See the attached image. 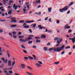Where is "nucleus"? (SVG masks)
Returning <instances> with one entry per match:
<instances>
[{
	"instance_id": "obj_1",
	"label": "nucleus",
	"mask_w": 75,
	"mask_h": 75,
	"mask_svg": "<svg viewBox=\"0 0 75 75\" xmlns=\"http://www.w3.org/2000/svg\"><path fill=\"white\" fill-rule=\"evenodd\" d=\"M64 47H65V45H63L61 47H57V48H54V49L53 50L54 51L59 52V51H61L64 48Z\"/></svg>"
},
{
	"instance_id": "obj_2",
	"label": "nucleus",
	"mask_w": 75,
	"mask_h": 75,
	"mask_svg": "<svg viewBox=\"0 0 75 75\" xmlns=\"http://www.w3.org/2000/svg\"><path fill=\"white\" fill-rule=\"evenodd\" d=\"M30 40H32V38L30 37H28L25 38V39H20L19 41L21 42H26V41H28Z\"/></svg>"
},
{
	"instance_id": "obj_3",
	"label": "nucleus",
	"mask_w": 75,
	"mask_h": 75,
	"mask_svg": "<svg viewBox=\"0 0 75 75\" xmlns=\"http://www.w3.org/2000/svg\"><path fill=\"white\" fill-rule=\"evenodd\" d=\"M68 10V6H65L64 8H62V9H59V11L61 13H63L64 11H67V10Z\"/></svg>"
},
{
	"instance_id": "obj_4",
	"label": "nucleus",
	"mask_w": 75,
	"mask_h": 75,
	"mask_svg": "<svg viewBox=\"0 0 75 75\" xmlns=\"http://www.w3.org/2000/svg\"><path fill=\"white\" fill-rule=\"evenodd\" d=\"M20 67H21L22 69H25V65L24 64H21V66H20Z\"/></svg>"
},
{
	"instance_id": "obj_5",
	"label": "nucleus",
	"mask_w": 75,
	"mask_h": 75,
	"mask_svg": "<svg viewBox=\"0 0 75 75\" xmlns=\"http://www.w3.org/2000/svg\"><path fill=\"white\" fill-rule=\"evenodd\" d=\"M69 40H72V42H73V43H74V42H75V37H74V38H72V39H71V38H69Z\"/></svg>"
},
{
	"instance_id": "obj_6",
	"label": "nucleus",
	"mask_w": 75,
	"mask_h": 75,
	"mask_svg": "<svg viewBox=\"0 0 75 75\" xmlns=\"http://www.w3.org/2000/svg\"><path fill=\"white\" fill-rule=\"evenodd\" d=\"M13 8H14V10H17V6H16V4H14L13 6Z\"/></svg>"
},
{
	"instance_id": "obj_7",
	"label": "nucleus",
	"mask_w": 75,
	"mask_h": 75,
	"mask_svg": "<svg viewBox=\"0 0 75 75\" xmlns=\"http://www.w3.org/2000/svg\"><path fill=\"white\" fill-rule=\"evenodd\" d=\"M39 3V4L40 3V0H38V1H36L35 2V1H33V3H35V5H36V3Z\"/></svg>"
},
{
	"instance_id": "obj_8",
	"label": "nucleus",
	"mask_w": 75,
	"mask_h": 75,
	"mask_svg": "<svg viewBox=\"0 0 75 75\" xmlns=\"http://www.w3.org/2000/svg\"><path fill=\"white\" fill-rule=\"evenodd\" d=\"M8 65L9 67H10L11 65V60L8 61Z\"/></svg>"
},
{
	"instance_id": "obj_9",
	"label": "nucleus",
	"mask_w": 75,
	"mask_h": 75,
	"mask_svg": "<svg viewBox=\"0 0 75 75\" xmlns=\"http://www.w3.org/2000/svg\"><path fill=\"white\" fill-rule=\"evenodd\" d=\"M11 23H16L17 22V20L12 19L11 20Z\"/></svg>"
},
{
	"instance_id": "obj_10",
	"label": "nucleus",
	"mask_w": 75,
	"mask_h": 75,
	"mask_svg": "<svg viewBox=\"0 0 75 75\" xmlns=\"http://www.w3.org/2000/svg\"><path fill=\"white\" fill-rule=\"evenodd\" d=\"M17 25H12L10 26V27H11V28H13L14 27H17Z\"/></svg>"
},
{
	"instance_id": "obj_11",
	"label": "nucleus",
	"mask_w": 75,
	"mask_h": 75,
	"mask_svg": "<svg viewBox=\"0 0 75 75\" xmlns=\"http://www.w3.org/2000/svg\"><path fill=\"white\" fill-rule=\"evenodd\" d=\"M41 38H46V35H41Z\"/></svg>"
},
{
	"instance_id": "obj_12",
	"label": "nucleus",
	"mask_w": 75,
	"mask_h": 75,
	"mask_svg": "<svg viewBox=\"0 0 75 75\" xmlns=\"http://www.w3.org/2000/svg\"><path fill=\"white\" fill-rule=\"evenodd\" d=\"M35 64L37 67H41V65L38 63H36Z\"/></svg>"
},
{
	"instance_id": "obj_13",
	"label": "nucleus",
	"mask_w": 75,
	"mask_h": 75,
	"mask_svg": "<svg viewBox=\"0 0 75 75\" xmlns=\"http://www.w3.org/2000/svg\"><path fill=\"white\" fill-rule=\"evenodd\" d=\"M3 62L4 64H7V62H8V59H6L4 60Z\"/></svg>"
},
{
	"instance_id": "obj_14",
	"label": "nucleus",
	"mask_w": 75,
	"mask_h": 75,
	"mask_svg": "<svg viewBox=\"0 0 75 75\" xmlns=\"http://www.w3.org/2000/svg\"><path fill=\"white\" fill-rule=\"evenodd\" d=\"M23 28H29V25L25 26L23 27Z\"/></svg>"
},
{
	"instance_id": "obj_15",
	"label": "nucleus",
	"mask_w": 75,
	"mask_h": 75,
	"mask_svg": "<svg viewBox=\"0 0 75 75\" xmlns=\"http://www.w3.org/2000/svg\"><path fill=\"white\" fill-rule=\"evenodd\" d=\"M47 49H48V48H47V47H43V49L45 51H47L48 50Z\"/></svg>"
},
{
	"instance_id": "obj_16",
	"label": "nucleus",
	"mask_w": 75,
	"mask_h": 75,
	"mask_svg": "<svg viewBox=\"0 0 75 75\" xmlns=\"http://www.w3.org/2000/svg\"><path fill=\"white\" fill-rule=\"evenodd\" d=\"M27 68H28V69H30V70H31V71H32L33 70V69L31 67H30L29 66H27Z\"/></svg>"
},
{
	"instance_id": "obj_17",
	"label": "nucleus",
	"mask_w": 75,
	"mask_h": 75,
	"mask_svg": "<svg viewBox=\"0 0 75 75\" xmlns=\"http://www.w3.org/2000/svg\"><path fill=\"white\" fill-rule=\"evenodd\" d=\"M11 13H12V10H10L8 12V13L10 15V14H11Z\"/></svg>"
},
{
	"instance_id": "obj_18",
	"label": "nucleus",
	"mask_w": 75,
	"mask_h": 75,
	"mask_svg": "<svg viewBox=\"0 0 75 75\" xmlns=\"http://www.w3.org/2000/svg\"><path fill=\"white\" fill-rule=\"evenodd\" d=\"M35 40H37L40 39V38L38 37H35Z\"/></svg>"
},
{
	"instance_id": "obj_19",
	"label": "nucleus",
	"mask_w": 75,
	"mask_h": 75,
	"mask_svg": "<svg viewBox=\"0 0 75 75\" xmlns=\"http://www.w3.org/2000/svg\"><path fill=\"white\" fill-rule=\"evenodd\" d=\"M36 42H37L38 43H39L41 42V40H36Z\"/></svg>"
},
{
	"instance_id": "obj_20",
	"label": "nucleus",
	"mask_w": 75,
	"mask_h": 75,
	"mask_svg": "<svg viewBox=\"0 0 75 75\" xmlns=\"http://www.w3.org/2000/svg\"><path fill=\"white\" fill-rule=\"evenodd\" d=\"M21 46L23 49H25V46L24 45H21Z\"/></svg>"
},
{
	"instance_id": "obj_21",
	"label": "nucleus",
	"mask_w": 75,
	"mask_h": 75,
	"mask_svg": "<svg viewBox=\"0 0 75 75\" xmlns=\"http://www.w3.org/2000/svg\"><path fill=\"white\" fill-rule=\"evenodd\" d=\"M28 57L29 58H30L31 60H33L34 59V58L33 57H31V56H28Z\"/></svg>"
},
{
	"instance_id": "obj_22",
	"label": "nucleus",
	"mask_w": 75,
	"mask_h": 75,
	"mask_svg": "<svg viewBox=\"0 0 75 75\" xmlns=\"http://www.w3.org/2000/svg\"><path fill=\"white\" fill-rule=\"evenodd\" d=\"M54 64L56 65H58L59 64V62H56L54 63Z\"/></svg>"
},
{
	"instance_id": "obj_23",
	"label": "nucleus",
	"mask_w": 75,
	"mask_h": 75,
	"mask_svg": "<svg viewBox=\"0 0 75 75\" xmlns=\"http://www.w3.org/2000/svg\"><path fill=\"white\" fill-rule=\"evenodd\" d=\"M12 33H13V35H16V34H17V32L15 31H14L12 32Z\"/></svg>"
},
{
	"instance_id": "obj_24",
	"label": "nucleus",
	"mask_w": 75,
	"mask_h": 75,
	"mask_svg": "<svg viewBox=\"0 0 75 75\" xmlns=\"http://www.w3.org/2000/svg\"><path fill=\"white\" fill-rule=\"evenodd\" d=\"M4 72L5 74H6V75H7V74H8V72H7V71H4Z\"/></svg>"
},
{
	"instance_id": "obj_25",
	"label": "nucleus",
	"mask_w": 75,
	"mask_h": 75,
	"mask_svg": "<svg viewBox=\"0 0 75 75\" xmlns=\"http://www.w3.org/2000/svg\"><path fill=\"white\" fill-rule=\"evenodd\" d=\"M19 38H24L23 36H19L18 37Z\"/></svg>"
},
{
	"instance_id": "obj_26",
	"label": "nucleus",
	"mask_w": 75,
	"mask_h": 75,
	"mask_svg": "<svg viewBox=\"0 0 75 75\" xmlns=\"http://www.w3.org/2000/svg\"><path fill=\"white\" fill-rule=\"evenodd\" d=\"M65 48V49H69V48H71V47H70V46L66 47Z\"/></svg>"
},
{
	"instance_id": "obj_27",
	"label": "nucleus",
	"mask_w": 75,
	"mask_h": 75,
	"mask_svg": "<svg viewBox=\"0 0 75 75\" xmlns=\"http://www.w3.org/2000/svg\"><path fill=\"white\" fill-rule=\"evenodd\" d=\"M32 56L33 57L35 60L36 59V56L34 54H33Z\"/></svg>"
},
{
	"instance_id": "obj_28",
	"label": "nucleus",
	"mask_w": 75,
	"mask_h": 75,
	"mask_svg": "<svg viewBox=\"0 0 75 75\" xmlns=\"http://www.w3.org/2000/svg\"><path fill=\"white\" fill-rule=\"evenodd\" d=\"M54 48L53 47H52V48L49 49V51H52V50H54Z\"/></svg>"
},
{
	"instance_id": "obj_29",
	"label": "nucleus",
	"mask_w": 75,
	"mask_h": 75,
	"mask_svg": "<svg viewBox=\"0 0 75 75\" xmlns=\"http://www.w3.org/2000/svg\"><path fill=\"white\" fill-rule=\"evenodd\" d=\"M27 74H28V75H33V74H32V73H29L28 72H26Z\"/></svg>"
},
{
	"instance_id": "obj_30",
	"label": "nucleus",
	"mask_w": 75,
	"mask_h": 75,
	"mask_svg": "<svg viewBox=\"0 0 75 75\" xmlns=\"http://www.w3.org/2000/svg\"><path fill=\"white\" fill-rule=\"evenodd\" d=\"M52 9V8H48V11L49 12H51V9Z\"/></svg>"
},
{
	"instance_id": "obj_31",
	"label": "nucleus",
	"mask_w": 75,
	"mask_h": 75,
	"mask_svg": "<svg viewBox=\"0 0 75 75\" xmlns=\"http://www.w3.org/2000/svg\"><path fill=\"white\" fill-rule=\"evenodd\" d=\"M68 26V24H66L64 26L65 29H66V28H67V26Z\"/></svg>"
},
{
	"instance_id": "obj_32",
	"label": "nucleus",
	"mask_w": 75,
	"mask_h": 75,
	"mask_svg": "<svg viewBox=\"0 0 75 75\" xmlns=\"http://www.w3.org/2000/svg\"><path fill=\"white\" fill-rule=\"evenodd\" d=\"M24 22V21H20L19 22V23H23Z\"/></svg>"
},
{
	"instance_id": "obj_33",
	"label": "nucleus",
	"mask_w": 75,
	"mask_h": 75,
	"mask_svg": "<svg viewBox=\"0 0 75 75\" xmlns=\"http://www.w3.org/2000/svg\"><path fill=\"white\" fill-rule=\"evenodd\" d=\"M73 4H74V2H71V3L69 5V6H71V5H72Z\"/></svg>"
},
{
	"instance_id": "obj_34",
	"label": "nucleus",
	"mask_w": 75,
	"mask_h": 75,
	"mask_svg": "<svg viewBox=\"0 0 75 75\" xmlns=\"http://www.w3.org/2000/svg\"><path fill=\"white\" fill-rule=\"evenodd\" d=\"M28 37H30V38H32L31 37H34V35H28Z\"/></svg>"
},
{
	"instance_id": "obj_35",
	"label": "nucleus",
	"mask_w": 75,
	"mask_h": 75,
	"mask_svg": "<svg viewBox=\"0 0 75 75\" xmlns=\"http://www.w3.org/2000/svg\"><path fill=\"white\" fill-rule=\"evenodd\" d=\"M21 34H22V33L21 32H18V35H21Z\"/></svg>"
},
{
	"instance_id": "obj_36",
	"label": "nucleus",
	"mask_w": 75,
	"mask_h": 75,
	"mask_svg": "<svg viewBox=\"0 0 75 75\" xmlns=\"http://www.w3.org/2000/svg\"><path fill=\"white\" fill-rule=\"evenodd\" d=\"M24 59L25 60H27L28 59V58L27 57H24Z\"/></svg>"
},
{
	"instance_id": "obj_37",
	"label": "nucleus",
	"mask_w": 75,
	"mask_h": 75,
	"mask_svg": "<svg viewBox=\"0 0 75 75\" xmlns=\"http://www.w3.org/2000/svg\"><path fill=\"white\" fill-rule=\"evenodd\" d=\"M36 23L33 24V28H35V26H36Z\"/></svg>"
},
{
	"instance_id": "obj_38",
	"label": "nucleus",
	"mask_w": 75,
	"mask_h": 75,
	"mask_svg": "<svg viewBox=\"0 0 75 75\" xmlns=\"http://www.w3.org/2000/svg\"><path fill=\"white\" fill-rule=\"evenodd\" d=\"M25 23H30V21H25Z\"/></svg>"
},
{
	"instance_id": "obj_39",
	"label": "nucleus",
	"mask_w": 75,
	"mask_h": 75,
	"mask_svg": "<svg viewBox=\"0 0 75 75\" xmlns=\"http://www.w3.org/2000/svg\"><path fill=\"white\" fill-rule=\"evenodd\" d=\"M33 42V41H29L28 42V44H32V43Z\"/></svg>"
},
{
	"instance_id": "obj_40",
	"label": "nucleus",
	"mask_w": 75,
	"mask_h": 75,
	"mask_svg": "<svg viewBox=\"0 0 75 75\" xmlns=\"http://www.w3.org/2000/svg\"><path fill=\"white\" fill-rule=\"evenodd\" d=\"M8 73H9V74H13V71H8Z\"/></svg>"
},
{
	"instance_id": "obj_41",
	"label": "nucleus",
	"mask_w": 75,
	"mask_h": 75,
	"mask_svg": "<svg viewBox=\"0 0 75 75\" xmlns=\"http://www.w3.org/2000/svg\"><path fill=\"white\" fill-rule=\"evenodd\" d=\"M3 1L4 2V4H6V3H7V2H6V1H5V0H3Z\"/></svg>"
},
{
	"instance_id": "obj_42",
	"label": "nucleus",
	"mask_w": 75,
	"mask_h": 75,
	"mask_svg": "<svg viewBox=\"0 0 75 75\" xmlns=\"http://www.w3.org/2000/svg\"><path fill=\"white\" fill-rule=\"evenodd\" d=\"M56 23H57V24H59L60 22L59 21V20H57L56 21Z\"/></svg>"
},
{
	"instance_id": "obj_43",
	"label": "nucleus",
	"mask_w": 75,
	"mask_h": 75,
	"mask_svg": "<svg viewBox=\"0 0 75 75\" xmlns=\"http://www.w3.org/2000/svg\"><path fill=\"white\" fill-rule=\"evenodd\" d=\"M23 52H24V53H25V54H27V51H26L25 50H23Z\"/></svg>"
},
{
	"instance_id": "obj_44",
	"label": "nucleus",
	"mask_w": 75,
	"mask_h": 75,
	"mask_svg": "<svg viewBox=\"0 0 75 75\" xmlns=\"http://www.w3.org/2000/svg\"><path fill=\"white\" fill-rule=\"evenodd\" d=\"M29 31L30 33H33V31H31V29H30L29 30Z\"/></svg>"
},
{
	"instance_id": "obj_45",
	"label": "nucleus",
	"mask_w": 75,
	"mask_h": 75,
	"mask_svg": "<svg viewBox=\"0 0 75 75\" xmlns=\"http://www.w3.org/2000/svg\"><path fill=\"white\" fill-rule=\"evenodd\" d=\"M51 45V43H48L47 44V45L48 46H50Z\"/></svg>"
},
{
	"instance_id": "obj_46",
	"label": "nucleus",
	"mask_w": 75,
	"mask_h": 75,
	"mask_svg": "<svg viewBox=\"0 0 75 75\" xmlns=\"http://www.w3.org/2000/svg\"><path fill=\"white\" fill-rule=\"evenodd\" d=\"M59 39V38H54V40H58Z\"/></svg>"
},
{
	"instance_id": "obj_47",
	"label": "nucleus",
	"mask_w": 75,
	"mask_h": 75,
	"mask_svg": "<svg viewBox=\"0 0 75 75\" xmlns=\"http://www.w3.org/2000/svg\"><path fill=\"white\" fill-rule=\"evenodd\" d=\"M38 62L39 63V64H42V62H40V61H38Z\"/></svg>"
},
{
	"instance_id": "obj_48",
	"label": "nucleus",
	"mask_w": 75,
	"mask_h": 75,
	"mask_svg": "<svg viewBox=\"0 0 75 75\" xmlns=\"http://www.w3.org/2000/svg\"><path fill=\"white\" fill-rule=\"evenodd\" d=\"M13 37L14 38H17V36L16 35H13Z\"/></svg>"
},
{
	"instance_id": "obj_49",
	"label": "nucleus",
	"mask_w": 75,
	"mask_h": 75,
	"mask_svg": "<svg viewBox=\"0 0 75 75\" xmlns=\"http://www.w3.org/2000/svg\"><path fill=\"white\" fill-rule=\"evenodd\" d=\"M1 59H2V61H3L4 62V59H5V58H1Z\"/></svg>"
},
{
	"instance_id": "obj_50",
	"label": "nucleus",
	"mask_w": 75,
	"mask_h": 75,
	"mask_svg": "<svg viewBox=\"0 0 75 75\" xmlns=\"http://www.w3.org/2000/svg\"><path fill=\"white\" fill-rule=\"evenodd\" d=\"M6 21V20H1L0 21H1V22H4V21Z\"/></svg>"
},
{
	"instance_id": "obj_51",
	"label": "nucleus",
	"mask_w": 75,
	"mask_h": 75,
	"mask_svg": "<svg viewBox=\"0 0 75 75\" xmlns=\"http://www.w3.org/2000/svg\"><path fill=\"white\" fill-rule=\"evenodd\" d=\"M15 63H16V62L14 61L12 63V65H14V64H15Z\"/></svg>"
},
{
	"instance_id": "obj_52",
	"label": "nucleus",
	"mask_w": 75,
	"mask_h": 75,
	"mask_svg": "<svg viewBox=\"0 0 75 75\" xmlns=\"http://www.w3.org/2000/svg\"><path fill=\"white\" fill-rule=\"evenodd\" d=\"M64 53L65 51H63L61 53V55H63V54H64Z\"/></svg>"
},
{
	"instance_id": "obj_53",
	"label": "nucleus",
	"mask_w": 75,
	"mask_h": 75,
	"mask_svg": "<svg viewBox=\"0 0 75 75\" xmlns=\"http://www.w3.org/2000/svg\"><path fill=\"white\" fill-rule=\"evenodd\" d=\"M33 48H37V47H36L35 46V45H33Z\"/></svg>"
},
{
	"instance_id": "obj_54",
	"label": "nucleus",
	"mask_w": 75,
	"mask_h": 75,
	"mask_svg": "<svg viewBox=\"0 0 75 75\" xmlns=\"http://www.w3.org/2000/svg\"><path fill=\"white\" fill-rule=\"evenodd\" d=\"M12 34V33H9V35H10V36H11V37H12V36H13V35H12V34Z\"/></svg>"
},
{
	"instance_id": "obj_55",
	"label": "nucleus",
	"mask_w": 75,
	"mask_h": 75,
	"mask_svg": "<svg viewBox=\"0 0 75 75\" xmlns=\"http://www.w3.org/2000/svg\"><path fill=\"white\" fill-rule=\"evenodd\" d=\"M72 32V30H71L70 29L68 31V33H70Z\"/></svg>"
},
{
	"instance_id": "obj_56",
	"label": "nucleus",
	"mask_w": 75,
	"mask_h": 75,
	"mask_svg": "<svg viewBox=\"0 0 75 75\" xmlns=\"http://www.w3.org/2000/svg\"><path fill=\"white\" fill-rule=\"evenodd\" d=\"M13 69V68L10 67L8 69V70H11Z\"/></svg>"
},
{
	"instance_id": "obj_57",
	"label": "nucleus",
	"mask_w": 75,
	"mask_h": 75,
	"mask_svg": "<svg viewBox=\"0 0 75 75\" xmlns=\"http://www.w3.org/2000/svg\"><path fill=\"white\" fill-rule=\"evenodd\" d=\"M0 52H1V53H2V51H1V47H0Z\"/></svg>"
},
{
	"instance_id": "obj_58",
	"label": "nucleus",
	"mask_w": 75,
	"mask_h": 75,
	"mask_svg": "<svg viewBox=\"0 0 75 75\" xmlns=\"http://www.w3.org/2000/svg\"><path fill=\"white\" fill-rule=\"evenodd\" d=\"M48 17H47L46 18H45V21H47V20H48Z\"/></svg>"
},
{
	"instance_id": "obj_59",
	"label": "nucleus",
	"mask_w": 75,
	"mask_h": 75,
	"mask_svg": "<svg viewBox=\"0 0 75 75\" xmlns=\"http://www.w3.org/2000/svg\"><path fill=\"white\" fill-rule=\"evenodd\" d=\"M9 3H13V1H9Z\"/></svg>"
},
{
	"instance_id": "obj_60",
	"label": "nucleus",
	"mask_w": 75,
	"mask_h": 75,
	"mask_svg": "<svg viewBox=\"0 0 75 75\" xmlns=\"http://www.w3.org/2000/svg\"><path fill=\"white\" fill-rule=\"evenodd\" d=\"M51 18H50V19H49V21L50 22H52V21H51Z\"/></svg>"
},
{
	"instance_id": "obj_61",
	"label": "nucleus",
	"mask_w": 75,
	"mask_h": 75,
	"mask_svg": "<svg viewBox=\"0 0 75 75\" xmlns=\"http://www.w3.org/2000/svg\"><path fill=\"white\" fill-rule=\"evenodd\" d=\"M38 16H41V12H39L38 13Z\"/></svg>"
},
{
	"instance_id": "obj_62",
	"label": "nucleus",
	"mask_w": 75,
	"mask_h": 75,
	"mask_svg": "<svg viewBox=\"0 0 75 75\" xmlns=\"http://www.w3.org/2000/svg\"><path fill=\"white\" fill-rule=\"evenodd\" d=\"M3 30H0V33H3Z\"/></svg>"
},
{
	"instance_id": "obj_63",
	"label": "nucleus",
	"mask_w": 75,
	"mask_h": 75,
	"mask_svg": "<svg viewBox=\"0 0 75 75\" xmlns=\"http://www.w3.org/2000/svg\"><path fill=\"white\" fill-rule=\"evenodd\" d=\"M48 33H51V31L50 30H49L48 31Z\"/></svg>"
},
{
	"instance_id": "obj_64",
	"label": "nucleus",
	"mask_w": 75,
	"mask_h": 75,
	"mask_svg": "<svg viewBox=\"0 0 75 75\" xmlns=\"http://www.w3.org/2000/svg\"><path fill=\"white\" fill-rule=\"evenodd\" d=\"M73 49H75V45H73Z\"/></svg>"
}]
</instances>
